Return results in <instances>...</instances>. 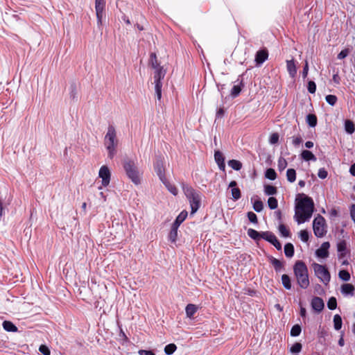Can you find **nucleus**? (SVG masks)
Instances as JSON below:
<instances>
[{
    "label": "nucleus",
    "instance_id": "obj_1",
    "mask_svg": "<svg viewBox=\"0 0 355 355\" xmlns=\"http://www.w3.org/2000/svg\"><path fill=\"white\" fill-rule=\"evenodd\" d=\"M296 200L294 218L298 224H301L311 218L314 204L313 200L308 196H304L301 199L297 198Z\"/></svg>",
    "mask_w": 355,
    "mask_h": 355
},
{
    "label": "nucleus",
    "instance_id": "obj_2",
    "mask_svg": "<svg viewBox=\"0 0 355 355\" xmlns=\"http://www.w3.org/2000/svg\"><path fill=\"white\" fill-rule=\"evenodd\" d=\"M104 145L107 150L108 157L112 159L116 153L118 139L116 128L113 125H109L104 137Z\"/></svg>",
    "mask_w": 355,
    "mask_h": 355
},
{
    "label": "nucleus",
    "instance_id": "obj_3",
    "mask_svg": "<svg viewBox=\"0 0 355 355\" xmlns=\"http://www.w3.org/2000/svg\"><path fill=\"white\" fill-rule=\"evenodd\" d=\"M293 272L300 287L303 289L307 288L310 282L306 264L302 261H297L293 266Z\"/></svg>",
    "mask_w": 355,
    "mask_h": 355
},
{
    "label": "nucleus",
    "instance_id": "obj_4",
    "mask_svg": "<svg viewBox=\"0 0 355 355\" xmlns=\"http://www.w3.org/2000/svg\"><path fill=\"white\" fill-rule=\"evenodd\" d=\"M182 189L184 195L188 199L190 207H191V214H195L200 207L201 204V194L199 191L195 190L191 186L182 184Z\"/></svg>",
    "mask_w": 355,
    "mask_h": 355
},
{
    "label": "nucleus",
    "instance_id": "obj_5",
    "mask_svg": "<svg viewBox=\"0 0 355 355\" xmlns=\"http://www.w3.org/2000/svg\"><path fill=\"white\" fill-rule=\"evenodd\" d=\"M123 168L127 176L135 184H140V175L135 162L133 160L126 159L123 161Z\"/></svg>",
    "mask_w": 355,
    "mask_h": 355
},
{
    "label": "nucleus",
    "instance_id": "obj_6",
    "mask_svg": "<svg viewBox=\"0 0 355 355\" xmlns=\"http://www.w3.org/2000/svg\"><path fill=\"white\" fill-rule=\"evenodd\" d=\"M312 267L316 277L324 284H328L331 279V275L326 266L313 263Z\"/></svg>",
    "mask_w": 355,
    "mask_h": 355
},
{
    "label": "nucleus",
    "instance_id": "obj_7",
    "mask_svg": "<svg viewBox=\"0 0 355 355\" xmlns=\"http://www.w3.org/2000/svg\"><path fill=\"white\" fill-rule=\"evenodd\" d=\"M313 230L314 234L317 237L321 238L326 234L327 230L325 220L322 216L318 215L314 218L313 222Z\"/></svg>",
    "mask_w": 355,
    "mask_h": 355
},
{
    "label": "nucleus",
    "instance_id": "obj_8",
    "mask_svg": "<svg viewBox=\"0 0 355 355\" xmlns=\"http://www.w3.org/2000/svg\"><path fill=\"white\" fill-rule=\"evenodd\" d=\"M98 177L102 179V185L107 187L110 182L111 173L109 168L103 165L100 168L98 171Z\"/></svg>",
    "mask_w": 355,
    "mask_h": 355
},
{
    "label": "nucleus",
    "instance_id": "obj_9",
    "mask_svg": "<svg viewBox=\"0 0 355 355\" xmlns=\"http://www.w3.org/2000/svg\"><path fill=\"white\" fill-rule=\"evenodd\" d=\"M262 239L272 244L277 250H282V244L272 232H262Z\"/></svg>",
    "mask_w": 355,
    "mask_h": 355
},
{
    "label": "nucleus",
    "instance_id": "obj_10",
    "mask_svg": "<svg viewBox=\"0 0 355 355\" xmlns=\"http://www.w3.org/2000/svg\"><path fill=\"white\" fill-rule=\"evenodd\" d=\"M154 169L160 181H165L166 178L165 176V168L164 162L161 158H157L156 159L154 163Z\"/></svg>",
    "mask_w": 355,
    "mask_h": 355
},
{
    "label": "nucleus",
    "instance_id": "obj_11",
    "mask_svg": "<svg viewBox=\"0 0 355 355\" xmlns=\"http://www.w3.org/2000/svg\"><path fill=\"white\" fill-rule=\"evenodd\" d=\"M330 248V243L329 242H324L322 243L320 247L316 250L315 255L318 258L326 259L329 257V249Z\"/></svg>",
    "mask_w": 355,
    "mask_h": 355
},
{
    "label": "nucleus",
    "instance_id": "obj_12",
    "mask_svg": "<svg viewBox=\"0 0 355 355\" xmlns=\"http://www.w3.org/2000/svg\"><path fill=\"white\" fill-rule=\"evenodd\" d=\"M155 71L154 73V82L155 85H157L158 84L162 85V80L164 78L166 74V71L163 69L162 67H157V69H155Z\"/></svg>",
    "mask_w": 355,
    "mask_h": 355
},
{
    "label": "nucleus",
    "instance_id": "obj_13",
    "mask_svg": "<svg viewBox=\"0 0 355 355\" xmlns=\"http://www.w3.org/2000/svg\"><path fill=\"white\" fill-rule=\"evenodd\" d=\"M268 58V51L266 49L259 50L255 55V62L257 65L262 64Z\"/></svg>",
    "mask_w": 355,
    "mask_h": 355
},
{
    "label": "nucleus",
    "instance_id": "obj_14",
    "mask_svg": "<svg viewBox=\"0 0 355 355\" xmlns=\"http://www.w3.org/2000/svg\"><path fill=\"white\" fill-rule=\"evenodd\" d=\"M312 309L316 312H321L324 309V304L322 298L319 297H314L311 303Z\"/></svg>",
    "mask_w": 355,
    "mask_h": 355
},
{
    "label": "nucleus",
    "instance_id": "obj_15",
    "mask_svg": "<svg viewBox=\"0 0 355 355\" xmlns=\"http://www.w3.org/2000/svg\"><path fill=\"white\" fill-rule=\"evenodd\" d=\"M214 159H215V161L217 163L219 168L223 171L225 170V158H224L223 153L219 150L215 151Z\"/></svg>",
    "mask_w": 355,
    "mask_h": 355
},
{
    "label": "nucleus",
    "instance_id": "obj_16",
    "mask_svg": "<svg viewBox=\"0 0 355 355\" xmlns=\"http://www.w3.org/2000/svg\"><path fill=\"white\" fill-rule=\"evenodd\" d=\"M237 183L236 181L230 182L229 187H231L232 196L234 200H237L241 198V191L239 188L236 187Z\"/></svg>",
    "mask_w": 355,
    "mask_h": 355
},
{
    "label": "nucleus",
    "instance_id": "obj_17",
    "mask_svg": "<svg viewBox=\"0 0 355 355\" xmlns=\"http://www.w3.org/2000/svg\"><path fill=\"white\" fill-rule=\"evenodd\" d=\"M338 257L342 259L345 257L347 254V245L345 241H341L337 244Z\"/></svg>",
    "mask_w": 355,
    "mask_h": 355
},
{
    "label": "nucleus",
    "instance_id": "obj_18",
    "mask_svg": "<svg viewBox=\"0 0 355 355\" xmlns=\"http://www.w3.org/2000/svg\"><path fill=\"white\" fill-rule=\"evenodd\" d=\"M287 71L291 78H294L297 73V68L293 60L286 61Z\"/></svg>",
    "mask_w": 355,
    "mask_h": 355
},
{
    "label": "nucleus",
    "instance_id": "obj_19",
    "mask_svg": "<svg viewBox=\"0 0 355 355\" xmlns=\"http://www.w3.org/2000/svg\"><path fill=\"white\" fill-rule=\"evenodd\" d=\"M187 215L188 213L186 210H183L182 211H181L180 214L177 216L172 226L178 228L181 223L187 218Z\"/></svg>",
    "mask_w": 355,
    "mask_h": 355
},
{
    "label": "nucleus",
    "instance_id": "obj_20",
    "mask_svg": "<svg viewBox=\"0 0 355 355\" xmlns=\"http://www.w3.org/2000/svg\"><path fill=\"white\" fill-rule=\"evenodd\" d=\"M301 157L305 161H316V157L309 150H304L301 153Z\"/></svg>",
    "mask_w": 355,
    "mask_h": 355
},
{
    "label": "nucleus",
    "instance_id": "obj_21",
    "mask_svg": "<svg viewBox=\"0 0 355 355\" xmlns=\"http://www.w3.org/2000/svg\"><path fill=\"white\" fill-rule=\"evenodd\" d=\"M198 308L193 304H189L185 309L186 315L188 318H191L196 313Z\"/></svg>",
    "mask_w": 355,
    "mask_h": 355
},
{
    "label": "nucleus",
    "instance_id": "obj_22",
    "mask_svg": "<svg viewBox=\"0 0 355 355\" xmlns=\"http://www.w3.org/2000/svg\"><path fill=\"white\" fill-rule=\"evenodd\" d=\"M354 287L351 284H345L341 286V292L344 295H353Z\"/></svg>",
    "mask_w": 355,
    "mask_h": 355
},
{
    "label": "nucleus",
    "instance_id": "obj_23",
    "mask_svg": "<svg viewBox=\"0 0 355 355\" xmlns=\"http://www.w3.org/2000/svg\"><path fill=\"white\" fill-rule=\"evenodd\" d=\"M248 235L251 239L257 241H259L261 239H262V232H259L257 230L251 228L248 230Z\"/></svg>",
    "mask_w": 355,
    "mask_h": 355
},
{
    "label": "nucleus",
    "instance_id": "obj_24",
    "mask_svg": "<svg viewBox=\"0 0 355 355\" xmlns=\"http://www.w3.org/2000/svg\"><path fill=\"white\" fill-rule=\"evenodd\" d=\"M3 329L8 332H16L17 331V327L10 321H4L3 322Z\"/></svg>",
    "mask_w": 355,
    "mask_h": 355
},
{
    "label": "nucleus",
    "instance_id": "obj_25",
    "mask_svg": "<svg viewBox=\"0 0 355 355\" xmlns=\"http://www.w3.org/2000/svg\"><path fill=\"white\" fill-rule=\"evenodd\" d=\"M270 263L273 266L276 272H280L284 269L283 263L277 259L272 257L270 259Z\"/></svg>",
    "mask_w": 355,
    "mask_h": 355
},
{
    "label": "nucleus",
    "instance_id": "obj_26",
    "mask_svg": "<svg viewBox=\"0 0 355 355\" xmlns=\"http://www.w3.org/2000/svg\"><path fill=\"white\" fill-rule=\"evenodd\" d=\"M333 322H334V329L336 331L340 330L341 329L342 324H343V321H342L341 316L340 315H338V314H336L334 316Z\"/></svg>",
    "mask_w": 355,
    "mask_h": 355
},
{
    "label": "nucleus",
    "instance_id": "obj_27",
    "mask_svg": "<svg viewBox=\"0 0 355 355\" xmlns=\"http://www.w3.org/2000/svg\"><path fill=\"white\" fill-rule=\"evenodd\" d=\"M284 253H285V255L288 257V258H291L293 256L294 254V247L293 245V244L288 243H286L284 246Z\"/></svg>",
    "mask_w": 355,
    "mask_h": 355
},
{
    "label": "nucleus",
    "instance_id": "obj_28",
    "mask_svg": "<svg viewBox=\"0 0 355 355\" xmlns=\"http://www.w3.org/2000/svg\"><path fill=\"white\" fill-rule=\"evenodd\" d=\"M282 283L283 286L286 290H290L291 288V282L289 276L288 275H283L282 276Z\"/></svg>",
    "mask_w": 355,
    "mask_h": 355
},
{
    "label": "nucleus",
    "instance_id": "obj_29",
    "mask_svg": "<svg viewBox=\"0 0 355 355\" xmlns=\"http://www.w3.org/2000/svg\"><path fill=\"white\" fill-rule=\"evenodd\" d=\"M277 192V189L275 187L270 184H267L264 186V193L267 196H272L276 194Z\"/></svg>",
    "mask_w": 355,
    "mask_h": 355
},
{
    "label": "nucleus",
    "instance_id": "obj_30",
    "mask_svg": "<svg viewBox=\"0 0 355 355\" xmlns=\"http://www.w3.org/2000/svg\"><path fill=\"white\" fill-rule=\"evenodd\" d=\"M286 178L289 182H294L296 180V172L293 168H288L286 171Z\"/></svg>",
    "mask_w": 355,
    "mask_h": 355
},
{
    "label": "nucleus",
    "instance_id": "obj_31",
    "mask_svg": "<svg viewBox=\"0 0 355 355\" xmlns=\"http://www.w3.org/2000/svg\"><path fill=\"white\" fill-rule=\"evenodd\" d=\"M345 130L349 134H352L355 131L354 123L350 120H347L345 122Z\"/></svg>",
    "mask_w": 355,
    "mask_h": 355
},
{
    "label": "nucleus",
    "instance_id": "obj_32",
    "mask_svg": "<svg viewBox=\"0 0 355 355\" xmlns=\"http://www.w3.org/2000/svg\"><path fill=\"white\" fill-rule=\"evenodd\" d=\"M168 189V190L174 196L178 194V189L174 186L169 183V182L166 178V180L161 181Z\"/></svg>",
    "mask_w": 355,
    "mask_h": 355
},
{
    "label": "nucleus",
    "instance_id": "obj_33",
    "mask_svg": "<svg viewBox=\"0 0 355 355\" xmlns=\"http://www.w3.org/2000/svg\"><path fill=\"white\" fill-rule=\"evenodd\" d=\"M228 165L236 171H239L242 168V164L241 162L236 159H231L228 162Z\"/></svg>",
    "mask_w": 355,
    "mask_h": 355
},
{
    "label": "nucleus",
    "instance_id": "obj_34",
    "mask_svg": "<svg viewBox=\"0 0 355 355\" xmlns=\"http://www.w3.org/2000/svg\"><path fill=\"white\" fill-rule=\"evenodd\" d=\"M306 122L310 127H315L317 125V117L314 114H308L306 116Z\"/></svg>",
    "mask_w": 355,
    "mask_h": 355
},
{
    "label": "nucleus",
    "instance_id": "obj_35",
    "mask_svg": "<svg viewBox=\"0 0 355 355\" xmlns=\"http://www.w3.org/2000/svg\"><path fill=\"white\" fill-rule=\"evenodd\" d=\"M176 349V345L173 343H171L165 346L164 352L167 355H171L175 352Z\"/></svg>",
    "mask_w": 355,
    "mask_h": 355
},
{
    "label": "nucleus",
    "instance_id": "obj_36",
    "mask_svg": "<svg viewBox=\"0 0 355 355\" xmlns=\"http://www.w3.org/2000/svg\"><path fill=\"white\" fill-rule=\"evenodd\" d=\"M279 232L280 234L284 237H290L291 234L289 230L286 227V225L281 224L279 226Z\"/></svg>",
    "mask_w": 355,
    "mask_h": 355
},
{
    "label": "nucleus",
    "instance_id": "obj_37",
    "mask_svg": "<svg viewBox=\"0 0 355 355\" xmlns=\"http://www.w3.org/2000/svg\"><path fill=\"white\" fill-rule=\"evenodd\" d=\"M105 7V0H95V10L96 11L99 10L104 11Z\"/></svg>",
    "mask_w": 355,
    "mask_h": 355
},
{
    "label": "nucleus",
    "instance_id": "obj_38",
    "mask_svg": "<svg viewBox=\"0 0 355 355\" xmlns=\"http://www.w3.org/2000/svg\"><path fill=\"white\" fill-rule=\"evenodd\" d=\"M178 227L173 226L171 227V230L168 235L169 240L171 242H175L176 241L178 236Z\"/></svg>",
    "mask_w": 355,
    "mask_h": 355
},
{
    "label": "nucleus",
    "instance_id": "obj_39",
    "mask_svg": "<svg viewBox=\"0 0 355 355\" xmlns=\"http://www.w3.org/2000/svg\"><path fill=\"white\" fill-rule=\"evenodd\" d=\"M253 209L257 212H261L263 209V204L261 200H257L253 203Z\"/></svg>",
    "mask_w": 355,
    "mask_h": 355
},
{
    "label": "nucleus",
    "instance_id": "obj_40",
    "mask_svg": "<svg viewBox=\"0 0 355 355\" xmlns=\"http://www.w3.org/2000/svg\"><path fill=\"white\" fill-rule=\"evenodd\" d=\"M265 175H266V178H268V179H269L270 180H274L277 178L276 172L272 168L267 169L266 171Z\"/></svg>",
    "mask_w": 355,
    "mask_h": 355
},
{
    "label": "nucleus",
    "instance_id": "obj_41",
    "mask_svg": "<svg viewBox=\"0 0 355 355\" xmlns=\"http://www.w3.org/2000/svg\"><path fill=\"white\" fill-rule=\"evenodd\" d=\"M268 205L270 209H275L278 206L277 200L274 197H270L268 200Z\"/></svg>",
    "mask_w": 355,
    "mask_h": 355
},
{
    "label": "nucleus",
    "instance_id": "obj_42",
    "mask_svg": "<svg viewBox=\"0 0 355 355\" xmlns=\"http://www.w3.org/2000/svg\"><path fill=\"white\" fill-rule=\"evenodd\" d=\"M287 166V162L283 157H279L277 163V168L279 171H284Z\"/></svg>",
    "mask_w": 355,
    "mask_h": 355
},
{
    "label": "nucleus",
    "instance_id": "obj_43",
    "mask_svg": "<svg viewBox=\"0 0 355 355\" xmlns=\"http://www.w3.org/2000/svg\"><path fill=\"white\" fill-rule=\"evenodd\" d=\"M339 278L345 282H347L350 279V274L345 270H340L338 273Z\"/></svg>",
    "mask_w": 355,
    "mask_h": 355
},
{
    "label": "nucleus",
    "instance_id": "obj_44",
    "mask_svg": "<svg viewBox=\"0 0 355 355\" xmlns=\"http://www.w3.org/2000/svg\"><path fill=\"white\" fill-rule=\"evenodd\" d=\"M301 331V327L299 324H295L291 330V336L293 337L298 336Z\"/></svg>",
    "mask_w": 355,
    "mask_h": 355
},
{
    "label": "nucleus",
    "instance_id": "obj_45",
    "mask_svg": "<svg viewBox=\"0 0 355 355\" xmlns=\"http://www.w3.org/2000/svg\"><path fill=\"white\" fill-rule=\"evenodd\" d=\"M336 306H337V302H336V299L334 297H331L328 302H327V307L330 309V310H334L336 309Z\"/></svg>",
    "mask_w": 355,
    "mask_h": 355
},
{
    "label": "nucleus",
    "instance_id": "obj_46",
    "mask_svg": "<svg viewBox=\"0 0 355 355\" xmlns=\"http://www.w3.org/2000/svg\"><path fill=\"white\" fill-rule=\"evenodd\" d=\"M326 101L330 105H334L337 102V97L335 95L329 94L325 97Z\"/></svg>",
    "mask_w": 355,
    "mask_h": 355
},
{
    "label": "nucleus",
    "instance_id": "obj_47",
    "mask_svg": "<svg viewBox=\"0 0 355 355\" xmlns=\"http://www.w3.org/2000/svg\"><path fill=\"white\" fill-rule=\"evenodd\" d=\"M300 238L303 242H307L309 239V232L306 230L300 232Z\"/></svg>",
    "mask_w": 355,
    "mask_h": 355
},
{
    "label": "nucleus",
    "instance_id": "obj_48",
    "mask_svg": "<svg viewBox=\"0 0 355 355\" xmlns=\"http://www.w3.org/2000/svg\"><path fill=\"white\" fill-rule=\"evenodd\" d=\"M302 345L300 343H295L290 349L292 353H299L302 350Z\"/></svg>",
    "mask_w": 355,
    "mask_h": 355
},
{
    "label": "nucleus",
    "instance_id": "obj_49",
    "mask_svg": "<svg viewBox=\"0 0 355 355\" xmlns=\"http://www.w3.org/2000/svg\"><path fill=\"white\" fill-rule=\"evenodd\" d=\"M350 53V49H345L343 50H342L337 55V58L339 59V60H343L344 58H345L348 55L349 53Z\"/></svg>",
    "mask_w": 355,
    "mask_h": 355
},
{
    "label": "nucleus",
    "instance_id": "obj_50",
    "mask_svg": "<svg viewBox=\"0 0 355 355\" xmlns=\"http://www.w3.org/2000/svg\"><path fill=\"white\" fill-rule=\"evenodd\" d=\"M150 62H151L152 67L153 69H157V67H160L157 62L155 53H153L150 54Z\"/></svg>",
    "mask_w": 355,
    "mask_h": 355
},
{
    "label": "nucleus",
    "instance_id": "obj_51",
    "mask_svg": "<svg viewBox=\"0 0 355 355\" xmlns=\"http://www.w3.org/2000/svg\"><path fill=\"white\" fill-rule=\"evenodd\" d=\"M241 91V86L234 85L231 90V95L233 97H236Z\"/></svg>",
    "mask_w": 355,
    "mask_h": 355
},
{
    "label": "nucleus",
    "instance_id": "obj_52",
    "mask_svg": "<svg viewBox=\"0 0 355 355\" xmlns=\"http://www.w3.org/2000/svg\"><path fill=\"white\" fill-rule=\"evenodd\" d=\"M307 89L309 93L314 94L316 91V85L314 81L310 80L308 83Z\"/></svg>",
    "mask_w": 355,
    "mask_h": 355
},
{
    "label": "nucleus",
    "instance_id": "obj_53",
    "mask_svg": "<svg viewBox=\"0 0 355 355\" xmlns=\"http://www.w3.org/2000/svg\"><path fill=\"white\" fill-rule=\"evenodd\" d=\"M279 137L278 133H277V132L272 133L270 135V139H269L270 144H277L279 141Z\"/></svg>",
    "mask_w": 355,
    "mask_h": 355
},
{
    "label": "nucleus",
    "instance_id": "obj_54",
    "mask_svg": "<svg viewBox=\"0 0 355 355\" xmlns=\"http://www.w3.org/2000/svg\"><path fill=\"white\" fill-rule=\"evenodd\" d=\"M248 218L251 223H257V216L254 212H252V211L248 212Z\"/></svg>",
    "mask_w": 355,
    "mask_h": 355
},
{
    "label": "nucleus",
    "instance_id": "obj_55",
    "mask_svg": "<svg viewBox=\"0 0 355 355\" xmlns=\"http://www.w3.org/2000/svg\"><path fill=\"white\" fill-rule=\"evenodd\" d=\"M328 173L324 168H321L318 170V175L321 179H325L327 177Z\"/></svg>",
    "mask_w": 355,
    "mask_h": 355
},
{
    "label": "nucleus",
    "instance_id": "obj_56",
    "mask_svg": "<svg viewBox=\"0 0 355 355\" xmlns=\"http://www.w3.org/2000/svg\"><path fill=\"white\" fill-rule=\"evenodd\" d=\"M162 85H160L159 84L157 85H155L156 96L159 101L162 98Z\"/></svg>",
    "mask_w": 355,
    "mask_h": 355
},
{
    "label": "nucleus",
    "instance_id": "obj_57",
    "mask_svg": "<svg viewBox=\"0 0 355 355\" xmlns=\"http://www.w3.org/2000/svg\"><path fill=\"white\" fill-rule=\"evenodd\" d=\"M302 142V139L300 136L292 137V144L295 146H299Z\"/></svg>",
    "mask_w": 355,
    "mask_h": 355
},
{
    "label": "nucleus",
    "instance_id": "obj_58",
    "mask_svg": "<svg viewBox=\"0 0 355 355\" xmlns=\"http://www.w3.org/2000/svg\"><path fill=\"white\" fill-rule=\"evenodd\" d=\"M39 350L43 355H50V350L46 345H41Z\"/></svg>",
    "mask_w": 355,
    "mask_h": 355
},
{
    "label": "nucleus",
    "instance_id": "obj_59",
    "mask_svg": "<svg viewBox=\"0 0 355 355\" xmlns=\"http://www.w3.org/2000/svg\"><path fill=\"white\" fill-rule=\"evenodd\" d=\"M98 11L99 10L96 11V17H97V24L98 26H100L102 24V19L103 17V11H101V12H98Z\"/></svg>",
    "mask_w": 355,
    "mask_h": 355
},
{
    "label": "nucleus",
    "instance_id": "obj_60",
    "mask_svg": "<svg viewBox=\"0 0 355 355\" xmlns=\"http://www.w3.org/2000/svg\"><path fill=\"white\" fill-rule=\"evenodd\" d=\"M308 72H309V64H308L307 60H306L304 68H303V71H302L303 78H306L307 77Z\"/></svg>",
    "mask_w": 355,
    "mask_h": 355
},
{
    "label": "nucleus",
    "instance_id": "obj_61",
    "mask_svg": "<svg viewBox=\"0 0 355 355\" xmlns=\"http://www.w3.org/2000/svg\"><path fill=\"white\" fill-rule=\"evenodd\" d=\"M332 80L336 85H339L340 83V77L339 76L338 72L333 75Z\"/></svg>",
    "mask_w": 355,
    "mask_h": 355
},
{
    "label": "nucleus",
    "instance_id": "obj_62",
    "mask_svg": "<svg viewBox=\"0 0 355 355\" xmlns=\"http://www.w3.org/2000/svg\"><path fill=\"white\" fill-rule=\"evenodd\" d=\"M139 355H155V354L150 350L140 349L138 352Z\"/></svg>",
    "mask_w": 355,
    "mask_h": 355
},
{
    "label": "nucleus",
    "instance_id": "obj_63",
    "mask_svg": "<svg viewBox=\"0 0 355 355\" xmlns=\"http://www.w3.org/2000/svg\"><path fill=\"white\" fill-rule=\"evenodd\" d=\"M350 216H351L352 220L355 223V204H353L351 207Z\"/></svg>",
    "mask_w": 355,
    "mask_h": 355
},
{
    "label": "nucleus",
    "instance_id": "obj_64",
    "mask_svg": "<svg viewBox=\"0 0 355 355\" xmlns=\"http://www.w3.org/2000/svg\"><path fill=\"white\" fill-rule=\"evenodd\" d=\"M350 173L355 177V164H352L349 169Z\"/></svg>",
    "mask_w": 355,
    "mask_h": 355
}]
</instances>
